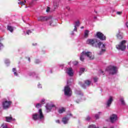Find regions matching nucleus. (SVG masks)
<instances>
[{
  "mask_svg": "<svg viewBox=\"0 0 128 128\" xmlns=\"http://www.w3.org/2000/svg\"><path fill=\"white\" fill-rule=\"evenodd\" d=\"M86 44H90V46H95V48H96L98 45V48H101V51H100V52L98 53L100 56H101V54H104L106 52V46L104 44H102V42H99L98 43V40L96 38L88 39L86 40Z\"/></svg>",
  "mask_w": 128,
  "mask_h": 128,
  "instance_id": "nucleus-1",
  "label": "nucleus"
},
{
  "mask_svg": "<svg viewBox=\"0 0 128 128\" xmlns=\"http://www.w3.org/2000/svg\"><path fill=\"white\" fill-rule=\"evenodd\" d=\"M86 56L90 60H94V55L92 54V52L83 51L80 56V60L81 62H84V60Z\"/></svg>",
  "mask_w": 128,
  "mask_h": 128,
  "instance_id": "nucleus-2",
  "label": "nucleus"
},
{
  "mask_svg": "<svg viewBox=\"0 0 128 128\" xmlns=\"http://www.w3.org/2000/svg\"><path fill=\"white\" fill-rule=\"evenodd\" d=\"M38 112L39 114H33L32 119L34 120H44V116L42 109H40Z\"/></svg>",
  "mask_w": 128,
  "mask_h": 128,
  "instance_id": "nucleus-3",
  "label": "nucleus"
},
{
  "mask_svg": "<svg viewBox=\"0 0 128 128\" xmlns=\"http://www.w3.org/2000/svg\"><path fill=\"white\" fill-rule=\"evenodd\" d=\"M126 40H122L119 45H116V48L117 50H120L122 52L126 50Z\"/></svg>",
  "mask_w": 128,
  "mask_h": 128,
  "instance_id": "nucleus-4",
  "label": "nucleus"
},
{
  "mask_svg": "<svg viewBox=\"0 0 128 128\" xmlns=\"http://www.w3.org/2000/svg\"><path fill=\"white\" fill-rule=\"evenodd\" d=\"M106 70L110 74H115L118 72V68L114 66H110L106 68Z\"/></svg>",
  "mask_w": 128,
  "mask_h": 128,
  "instance_id": "nucleus-5",
  "label": "nucleus"
},
{
  "mask_svg": "<svg viewBox=\"0 0 128 128\" xmlns=\"http://www.w3.org/2000/svg\"><path fill=\"white\" fill-rule=\"evenodd\" d=\"M64 94L65 96H72V90L70 86H65L64 88Z\"/></svg>",
  "mask_w": 128,
  "mask_h": 128,
  "instance_id": "nucleus-6",
  "label": "nucleus"
},
{
  "mask_svg": "<svg viewBox=\"0 0 128 128\" xmlns=\"http://www.w3.org/2000/svg\"><path fill=\"white\" fill-rule=\"evenodd\" d=\"M12 105L11 101L4 100L2 102V106L4 110H6V108H8Z\"/></svg>",
  "mask_w": 128,
  "mask_h": 128,
  "instance_id": "nucleus-7",
  "label": "nucleus"
},
{
  "mask_svg": "<svg viewBox=\"0 0 128 128\" xmlns=\"http://www.w3.org/2000/svg\"><path fill=\"white\" fill-rule=\"evenodd\" d=\"M38 20L39 22H46V20H50V26H52V20L51 19H50V18L46 16H40L38 18Z\"/></svg>",
  "mask_w": 128,
  "mask_h": 128,
  "instance_id": "nucleus-8",
  "label": "nucleus"
},
{
  "mask_svg": "<svg viewBox=\"0 0 128 128\" xmlns=\"http://www.w3.org/2000/svg\"><path fill=\"white\" fill-rule=\"evenodd\" d=\"M96 36L97 38H99L101 40H106V36H104V35L101 32H97Z\"/></svg>",
  "mask_w": 128,
  "mask_h": 128,
  "instance_id": "nucleus-9",
  "label": "nucleus"
},
{
  "mask_svg": "<svg viewBox=\"0 0 128 128\" xmlns=\"http://www.w3.org/2000/svg\"><path fill=\"white\" fill-rule=\"evenodd\" d=\"M110 118L111 122H116L118 120V116H116V114H112L110 116Z\"/></svg>",
  "mask_w": 128,
  "mask_h": 128,
  "instance_id": "nucleus-10",
  "label": "nucleus"
},
{
  "mask_svg": "<svg viewBox=\"0 0 128 128\" xmlns=\"http://www.w3.org/2000/svg\"><path fill=\"white\" fill-rule=\"evenodd\" d=\"M112 100H114L112 99V96H110L109 99L107 101V103H106L107 106H110V104H112Z\"/></svg>",
  "mask_w": 128,
  "mask_h": 128,
  "instance_id": "nucleus-11",
  "label": "nucleus"
},
{
  "mask_svg": "<svg viewBox=\"0 0 128 128\" xmlns=\"http://www.w3.org/2000/svg\"><path fill=\"white\" fill-rule=\"evenodd\" d=\"M67 70V74H68V76H72L74 74V72H72V68H68Z\"/></svg>",
  "mask_w": 128,
  "mask_h": 128,
  "instance_id": "nucleus-12",
  "label": "nucleus"
},
{
  "mask_svg": "<svg viewBox=\"0 0 128 128\" xmlns=\"http://www.w3.org/2000/svg\"><path fill=\"white\" fill-rule=\"evenodd\" d=\"M54 107V105H52V106H48V105H46V110H47V112H50V110Z\"/></svg>",
  "mask_w": 128,
  "mask_h": 128,
  "instance_id": "nucleus-13",
  "label": "nucleus"
},
{
  "mask_svg": "<svg viewBox=\"0 0 128 128\" xmlns=\"http://www.w3.org/2000/svg\"><path fill=\"white\" fill-rule=\"evenodd\" d=\"M117 38L118 40H122V34L120 31L116 35Z\"/></svg>",
  "mask_w": 128,
  "mask_h": 128,
  "instance_id": "nucleus-14",
  "label": "nucleus"
},
{
  "mask_svg": "<svg viewBox=\"0 0 128 128\" xmlns=\"http://www.w3.org/2000/svg\"><path fill=\"white\" fill-rule=\"evenodd\" d=\"M89 34H90V30H86L84 32V37L86 38H88Z\"/></svg>",
  "mask_w": 128,
  "mask_h": 128,
  "instance_id": "nucleus-15",
  "label": "nucleus"
},
{
  "mask_svg": "<svg viewBox=\"0 0 128 128\" xmlns=\"http://www.w3.org/2000/svg\"><path fill=\"white\" fill-rule=\"evenodd\" d=\"M62 122H64V124H66L68 123V118H64L62 120Z\"/></svg>",
  "mask_w": 128,
  "mask_h": 128,
  "instance_id": "nucleus-16",
  "label": "nucleus"
},
{
  "mask_svg": "<svg viewBox=\"0 0 128 128\" xmlns=\"http://www.w3.org/2000/svg\"><path fill=\"white\" fill-rule=\"evenodd\" d=\"M64 112H66V109L64 108H60L58 110L59 114H62Z\"/></svg>",
  "mask_w": 128,
  "mask_h": 128,
  "instance_id": "nucleus-17",
  "label": "nucleus"
},
{
  "mask_svg": "<svg viewBox=\"0 0 128 128\" xmlns=\"http://www.w3.org/2000/svg\"><path fill=\"white\" fill-rule=\"evenodd\" d=\"M12 118L10 116L6 117V122H12Z\"/></svg>",
  "mask_w": 128,
  "mask_h": 128,
  "instance_id": "nucleus-18",
  "label": "nucleus"
},
{
  "mask_svg": "<svg viewBox=\"0 0 128 128\" xmlns=\"http://www.w3.org/2000/svg\"><path fill=\"white\" fill-rule=\"evenodd\" d=\"M8 30H10L11 32H12L14 31V28L12 26H8Z\"/></svg>",
  "mask_w": 128,
  "mask_h": 128,
  "instance_id": "nucleus-19",
  "label": "nucleus"
},
{
  "mask_svg": "<svg viewBox=\"0 0 128 128\" xmlns=\"http://www.w3.org/2000/svg\"><path fill=\"white\" fill-rule=\"evenodd\" d=\"M84 72V68H80V71L79 72V76H82V74Z\"/></svg>",
  "mask_w": 128,
  "mask_h": 128,
  "instance_id": "nucleus-20",
  "label": "nucleus"
},
{
  "mask_svg": "<svg viewBox=\"0 0 128 128\" xmlns=\"http://www.w3.org/2000/svg\"><path fill=\"white\" fill-rule=\"evenodd\" d=\"M80 21L78 20L75 22L74 26L78 27V26H80Z\"/></svg>",
  "mask_w": 128,
  "mask_h": 128,
  "instance_id": "nucleus-21",
  "label": "nucleus"
},
{
  "mask_svg": "<svg viewBox=\"0 0 128 128\" xmlns=\"http://www.w3.org/2000/svg\"><path fill=\"white\" fill-rule=\"evenodd\" d=\"M120 102H122V104L123 106L126 105V102H124V98H121L120 100Z\"/></svg>",
  "mask_w": 128,
  "mask_h": 128,
  "instance_id": "nucleus-22",
  "label": "nucleus"
},
{
  "mask_svg": "<svg viewBox=\"0 0 128 128\" xmlns=\"http://www.w3.org/2000/svg\"><path fill=\"white\" fill-rule=\"evenodd\" d=\"M12 72H14V76H18V73L16 72V68H14L12 69Z\"/></svg>",
  "mask_w": 128,
  "mask_h": 128,
  "instance_id": "nucleus-23",
  "label": "nucleus"
},
{
  "mask_svg": "<svg viewBox=\"0 0 128 128\" xmlns=\"http://www.w3.org/2000/svg\"><path fill=\"white\" fill-rule=\"evenodd\" d=\"M86 84H87V86H90V81L88 80H86L85 81Z\"/></svg>",
  "mask_w": 128,
  "mask_h": 128,
  "instance_id": "nucleus-24",
  "label": "nucleus"
},
{
  "mask_svg": "<svg viewBox=\"0 0 128 128\" xmlns=\"http://www.w3.org/2000/svg\"><path fill=\"white\" fill-rule=\"evenodd\" d=\"M26 1L24 0V2H18V4H22V6H24V4H26Z\"/></svg>",
  "mask_w": 128,
  "mask_h": 128,
  "instance_id": "nucleus-25",
  "label": "nucleus"
},
{
  "mask_svg": "<svg viewBox=\"0 0 128 128\" xmlns=\"http://www.w3.org/2000/svg\"><path fill=\"white\" fill-rule=\"evenodd\" d=\"M42 106V104H36V108H40Z\"/></svg>",
  "mask_w": 128,
  "mask_h": 128,
  "instance_id": "nucleus-26",
  "label": "nucleus"
},
{
  "mask_svg": "<svg viewBox=\"0 0 128 128\" xmlns=\"http://www.w3.org/2000/svg\"><path fill=\"white\" fill-rule=\"evenodd\" d=\"M116 14H118V16H122V12L120 11V12H116Z\"/></svg>",
  "mask_w": 128,
  "mask_h": 128,
  "instance_id": "nucleus-27",
  "label": "nucleus"
},
{
  "mask_svg": "<svg viewBox=\"0 0 128 128\" xmlns=\"http://www.w3.org/2000/svg\"><path fill=\"white\" fill-rule=\"evenodd\" d=\"M2 128H8V126L6 124H2Z\"/></svg>",
  "mask_w": 128,
  "mask_h": 128,
  "instance_id": "nucleus-28",
  "label": "nucleus"
},
{
  "mask_svg": "<svg viewBox=\"0 0 128 128\" xmlns=\"http://www.w3.org/2000/svg\"><path fill=\"white\" fill-rule=\"evenodd\" d=\"M88 128H96V126L94 125H90L89 126Z\"/></svg>",
  "mask_w": 128,
  "mask_h": 128,
  "instance_id": "nucleus-29",
  "label": "nucleus"
},
{
  "mask_svg": "<svg viewBox=\"0 0 128 128\" xmlns=\"http://www.w3.org/2000/svg\"><path fill=\"white\" fill-rule=\"evenodd\" d=\"M78 64V61H74L73 62V64L74 66H76V64Z\"/></svg>",
  "mask_w": 128,
  "mask_h": 128,
  "instance_id": "nucleus-30",
  "label": "nucleus"
},
{
  "mask_svg": "<svg viewBox=\"0 0 128 128\" xmlns=\"http://www.w3.org/2000/svg\"><path fill=\"white\" fill-rule=\"evenodd\" d=\"M45 100L44 99H42V101H41V104H45Z\"/></svg>",
  "mask_w": 128,
  "mask_h": 128,
  "instance_id": "nucleus-31",
  "label": "nucleus"
},
{
  "mask_svg": "<svg viewBox=\"0 0 128 128\" xmlns=\"http://www.w3.org/2000/svg\"><path fill=\"white\" fill-rule=\"evenodd\" d=\"M95 118H96V120H98V118H100V116H98V114H96L95 115Z\"/></svg>",
  "mask_w": 128,
  "mask_h": 128,
  "instance_id": "nucleus-32",
  "label": "nucleus"
},
{
  "mask_svg": "<svg viewBox=\"0 0 128 128\" xmlns=\"http://www.w3.org/2000/svg\"><path fill=\"white\" fill-rule=\"evenodd\" d=\"M26 34H32V31H30V30H28L26 32Z\"/></svg>",
  "mask_w": 128,
  "mask_h": 128,
  "instance_id": "nucleus-33",
  "label": "nucleus"
},
{
  "mask_svg": "<svg viewBox=\"0 0 128 128\" xmlns=\"http://www.w3.org/2000/svg\"><path fill=\"white\" fill-rule=\"evenodd\" d=\"M94 82H98V78H94Z\"/></svg>",
  "mask_w": 128,
  "mask_h": 128,
  "instance_id": "nucleus-34",
  "label": "nucleus"
},
{
  "mask_svg": "<svg viewBox=\"0 0 128 128\" xmlns=\"http://www.w3.org/2000/svg\"><path fill=\"white\" fill-rule=\"evenodd\" d=\"M90 120V116H88L87 118H86V120H87V121H88V120Z\"/></svg>",
  "mask_w": 128,
  "mask_h": 128,
  "instance_id": "nucleus-35",
  "label": "nucleus"
},
{
  "mask_svg": "<svg viewBox=\"0 0 128 128\" xmlns=\"http://www.w3.org/2000/svg\"><path fill=\"white\" fill-rule=\"evenodd\" d=\"M46 12H50V8H47V9H46Z\"/></svg>",
  "mask_w": 128,
  "mask_h": 128,
  "instance_id": "nucleus-36",
  "label": "nucleus"
},
{
  "mask_svg": "<svg viewBox=\"0 0 128 128\" xmlns=\"http://www.w3.org/2000/svg\"><path fill=\"white\" fill-rule=\"evenodd\" d=\"M66 10H70V6H66Z\"/></svg>",
  "mask_w": 128,
  "mask_h": 128,
  "instance_id": "nucleus-37",
  "label": "nucleus"
},
{
  "mask_svg": "<svg viewBox=\"0 0 128 128\" xmlns=\"http://www.w3.org/2000/svg\"><path fill=\"white\" fill-rule=\"evenodd\" d=\"M99 72H100V74H104V72H102V70H100L99 71Z\"/></svg>",
  "mask_w": 128,
  "mask_h": 128,
  "instance_id": "nucleus-38",
  "label": "nucleus"
},
{
  "mask_svg": "<svg viewBox=\"0 0 128 128\" xmlns=\"http://www.w3.org/2000/svg\"><path fill=\"white\" fill-rule=\"evenodd\" d=\"M56 122H57L58 124H60V120H56Z\"/></svg>",
  "mask_w": 128,
  "mask_h": 128,
  "instance_id": "nucleus-39",
  "label": "nucleus"
},
{
  "mask_svg": "<svg viewBox=\"0 0 128 128\" xmlns=\"http://www.w3.org/2000/svg\"><path fill=\"white\" fill-rule=\"evenodd\" d=\"M40 62V60H36V64H38Z\"/></svg>",
  "mask_w": 128,
  "mask_h": 128,
  "instance_id": "nucleus-40",
  "label": "nucleus"
},
{
  "mask_svg": "<svg viewBox=\"0 0 128 128\" xmlns=\"http://www.w3.org/2000/svg\"><path fill=\"white\" fill-rule=\"evenodd\" d=\"M76 28H78L76 26H74V30L76 31Z\"/></svg>",
  "mask_w": 128,
  "mask_h": 128,
  "instance_id": "nucleus-41",
  "label": "nucleus"
},
{
  "mask_svg": "<svg viewBox=\"0 0 128 128\" xmlns=\"http://www.w3.org/2000/svg\"><path fill=\"white\" fill-rule=\"evenodd\" d=\"M82 86L84 88H86V86H84V84H82Z\"/></svg>",
  "mask_w": 128,
  "mask_h": 128,
  "instance_id": "nucleus-42",
  "label": "nucleus"
},
{
  "mask_svg": "<svg viewBox=\"0 0 128 128\" xmlns=\"http://www.w3.org/2000/svg\"><path fill=\"white\" fill-rule=\"evenodd\" d=\"M38 88H42V85L40 84H38Z\"/></svg>",
  "mask_w": 128,
  "mask_h": 128,
  "instance_id": "nucleus-43",
  "label": "nucleus"
},
{
  "mask_svg": "<svg viewBox=\"0 0 128 128\" xmlns=\"http://www.w3.org/2000/svg\"><path fill=\"white\" fill-rule=\"evenodd\" d=\"M126 26L128 28V22H126Z\"/></svg>",
  "mask_w": 128,
  "mask_h": 128,
  "instance_id": "nucleus-44",
  "label": "nucleus"
},
{
  "mask_svg": "<svg viewBox=\"0 0 128 128\" xmlns=\"http://www.w3.org/2000/svg\"><path fill=\"white\" fill-rule=\"evenodd\" d=\"M28 60L29 62H30V58H28Z\"/></svg>",
  "mask_w": 128,
  "mask_h": 128,
  "instance_id": "nucleus-45",
  "label": "nucleus"
},
{
  "mask_svg": "<svg viewBox=\"0 0 128 128\" xmlns=\"http://www.w3.org/2000/svg\"><path fill=\"white\" fill-rule=\"evenodd\" d=\"M84 26H81V28H84Z\"/></svg>",
  "mask_w": 128,
  "mask_h": 128,
  "instance_id": "nucleus-46",
  "label": "nucleus"
},
{
  "mask_svg": "<svg viewBox=\"0 0 128 128\" xmlns=\"http://www.w3.org/2000/svg\"><path fill=\"white\" fill-rule=\"evenodd\" d=\"M94 19L96 18V17H94Z\"/></svg>",
  "mask_w": 128,
  "mask_h": 128,
  "instance_id": "nucleus-47",
  "label": "nucleus"
},
{
  "mask_svg": "<svg viewBox=\"0 0 128 128\" xmlns=\"http://www.w3.org/2000/svg\"><path fill=\"white\" fill-rule=\"evenodd\" d=\"M33 44V46H35L36 44Z\"/></svg>",
  "mask_w": 128,
  "mask_h": 128,
  "instance_id": "nucleus-48",
  "label": "nucleus"
},
{
  "mask_svg": "<svg viewBox=\"0 0 128 128\" xmlns=\"http://www.w3.org/2000/svg\"><path fill=\"white\" fill-rule=\"evenodd\" d=\"M6 64H8V62H6Z\"/></svg>",
  "mask_w": 128,
  "mask_h": 128,
  "instance_id": "nucleus-49",
  "label": "nucleus"
},
{
  "mask_svg": "<svg viewBox=\"0 0 128 128\" xmlns=\"http://www.w3.org/2000/svg\"><path fill=\"white\" fill-rule=\"evenodd\" d=\"M8 62H10V61L8 60Z\"/></svg>",
  "mask_w": 128,
  "mask_h": 128,
  "instance_id": "nucleus-50",
  "label": "nucleus"
},
{
  "mask_svg": "<svg viewBox=\"0 0 128 128\" xmlns=\"http://www.w3.org/2000/svg\"><path fill=\"white\" fill-rule=\"evenodd\" d=\"M77 104H78V102H77Z\"/></svg>",
  "mask_w": 128,
  "mask_h": 128,
  "instance_id": "nucleus-51",
  "label": "nucleus"
},
{
  "mask_svg": "<svg viewBox=\"0 0 128 128\" xmlns=\"http://www.w3.org/2000/svg\"><path fill=\"white\" fill-rule=\"evenodd\" d=\"M70 116H72V114H70Z\"/></svg>",
  "mask_w": 128,
  "mask_h": 128,
  "instance_id": "nucleus-52",
  "label": "nucleus"
}]
</instances>
